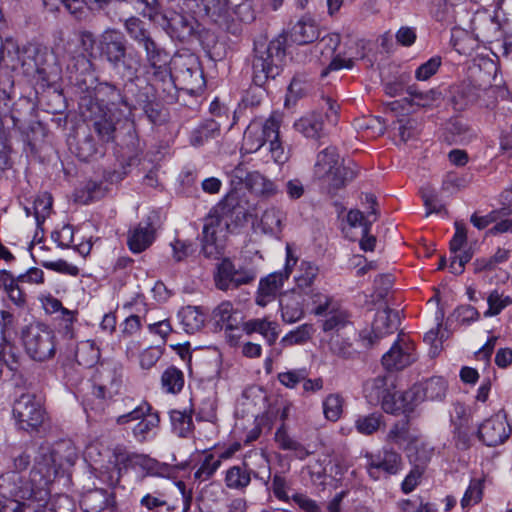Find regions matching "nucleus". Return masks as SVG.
Returning a JSON list of instances; mask_svg holds the SVG:
<instances>
[{
	"label": "nucleus",
	"mask_w": 512,
	"mask_h": 512,
	"mask_svg": "<svg viewBox=\"0 0 512 512\" xmlns=\"http://www.w3.org/2000/svg\"><path fill=\"white\" fill-rule=\"evenodd\" d=\"M251 173L243 164L234 167L229 173L233 189L237 190L242 185L248 188ZM244 215L236 191L230 192L211 210L204 219L202 230V253L206 258L219 259L224 254L230 224Z\"/></svg>",
	"instance_id": "obj_1"
},
{
	"label": "nucleus",
	"mask_w": 512,
	"mask_h": 512,
	"mask_svg": "<svg viewBox=\"0 0 512 512\" xmlns=\"http://www.w3.org/2000/svg\"><path fill=\"white\" fill-rule=\"evenodd\" d=\"M83 44L86 40L95 42L100 59L107 63L112 72L128 86H133L138 79L141 68V55L129 46L125 35L116 28H107L94 40L91 32L82 34Z\"/></svg>",
	"instance_id": "obj_2"
},
{
	"label": "nucleus",
	"mask_w": 512,
	"mask_h": 512,
	"mask_svg": "<svg viewBox=\"0 0 512 512\" xmlns=\"http://www.w3.org/2000/svg\"><path fill=\"white\" fill-rule=\"evenodd\" d=\"M286 61V37L279 35L267 42H254L252 58V79L262 87L269 79H275L283 70Z\"/></svg>",
	"instance_id": "obj_3"
},
{
	"label": "nucleus",
	"mask_w": 512,
	"mask_h": 512,
	"mask_svg": "<svg viewBox=\"0 0 512 512\" xmlns=\"http://www.w3.org/2000/svg\"><path fill=\"white\" fill-rule=\"evenodd\" d=\"M358 175L355 164L343 165L335 147L330 146L317 154L314 165V176L328 183L329 191L336 192L354 180Z\"/></svg>",
	"instance_id": "obj_4"
},
{
	"label": "nucleus",
	"mask_w": 512,
	"mask_h": 512,
	"mask_svg": "<svg viewBox=\"0 0 512 512\" xmlns=\"http://www.w3.org/2000/svg\"><path fill=\"white\" fill-rule=\"evenodd\" d=\"M79 106L82 116L86 120L92 121L93 130L102 145L116 140L121 124L127 126L129 132L133 128L128 119L123 122L120 119H115L112 108L104 109L101 103L95 102L91 97H81Z\"/></svg>",
	"instance_id": "obj_5"
},
{
	"label": "nucleus",
	"mask_w": 512,
	"mask_h": 512,
	"mask_svg": "<svg viewBox=\"0 0 512 512\" xmlns=\"http://www.w3.org/2000/svg\"><path fill=\"white\" fill-rule=\"evenodd\" d=\"M25 56L15 59L13 62H21L24 73L33 76L37 83L43 87H49L56 83L60 77V68L56 64V58L46 47L28 46L23 50Z\"/></svg>",
	"instance_id": "obj_6"
},
{
	"label": "nucleus",
	"mask_w": 512,
	"mask_h": 512,
	"mask_svg": "<svg viewBox=\"0 0 512 512\" xmlns=\"http://www.w3.org/2000/svg\"><path fill=\"white\" fill-rule=\"evenodd\" d=\"M496 92L495 86L465 80L450 87L449 102L455 111H463L475 104L488 108L494 105Z\"/></svg>",
	"instance_id": "obj_7"
},
{
	"label": "nucleus",
	"mask_w": 512,
	"mask_h": 512,
	"mask_svg": "<svg viewBox=\"0 0 512 512\" xmlns=\"http://www.w3.org/2000/svg\"><path fill=\"white\" fill-rule=\"evenodd\" d=\"M22 341L25 352L34 361L44 362L55 355V334L44 323L27 326L22 332Z\"/></svg>",
	"instance_id": "obj_8"
},
{
	"label": "nucleus",
	"mask_w": 512,
	"mask_h": 512,
	"mask_svg": "<svg viewBox=\"0 0 512 512\" xmlns=\"http://www.w3.org/2000/svg\"><path fill=\"white\" fill-rule=\"evenodd\" d=\"M0 491L6 498L39 501L47 505L49 493L44 488L34 487L30 480L17 472H6L0 476Z\"/></svg>",
	"instance_id": "obj_9"
},
{
	"label": "nucleus",
	"mask_w": 512,
	"mask_h": 512,
	"mask_svg": "<svg viewBox=\"0 0 512 512\" xmlns=\"http://www.w3.org/2000/svg\"><path fill=\"white\" fill-rule=\"evenodd\" d=\"M312 303L315 305L314 314L325 316L321 324L322 330L325 333H338L351 324L349 312L341 308L332 297L321 293H314L312 295Z\"/></svg>",
	"instance_id": "obj_10"
},
{
	"label": "nucleus",
	"mask_w": 512,
	"mask_h": 512,
	"mask_svg": "<svg viewBox=\"0 0 512 512\" xmlns=\"http://www.w3.org/2000/svg\"><path fill=\"white\" fill-rule=\"evenodd\" d=\"M141 48L144 50L147 65L152 71L153 80L161 82L163 85L172 86L169 52L153 37Z\"/></svg>",
	"instance_id": "obj_11"
},
{
	"label": "nucleus",
	"mask_w": 512,
	"mask_h": 512,
	"mask_svg": "<svg viewBox=\"0 0 512 512\" xmlns=\"http://www.w3.org/2000/svg\"><path fill=\"white\" fill-rule=\"evenodd\" d=\"M162 18L169 36L181 42L191 40L198 32L199 23L188 11L170 10Z\"/></svg>",
	"instance_id": "obj_12"
},
{
	"label": "nucleus",
	"mask_w": 512,
	"mask_h": 512,
	"mask_svg": "<svg viewBox=\"0 0 512 512\" xmlns=\"http://www.w3.org/2000/svg\"><path fill=\"white\" fill-rule=\"evenodd\" d=\"M400 324L399 312L386 308L376 313L370 331H363L360 334L361 340L366 348H371L379 343L384 337L394 333Z\"/></svg>",
	"instance_id": "obj_13"
},
{
	"label": "nucleus",
	"mask_w": 512,
	"mask_h": 512,
	"mask_svg": "<svg viewBox=\"0 0 512 512\" xmlns=\"http://www.w3.org/2000/svg\"><path fill=\"white\" fill-rule=\"evenodd\" d=\"M13 415L21 429H37L43 422L44 411L31 394H22L14 403Z\"/></svg>",
	"instance_id": "obj_14"
},
{
	"label": "nucleus",
	"mask_w": 512,
	"mask_h": 512,
	"mask_svg": "<svg viewBox=\"0 0 512 512\" xmlns=\"http://www.w3.org/2000/svg\"><path fill=\"white\" fill-rule=\"evenodd\" d=\"M366 470L373 480L387 478L402 469L401 455L392 449H383L378 455L367 454Z\"/></svg>",
	"instance_id": "obj_15"
},
{
	"label": "nucleus",
	"mask_w": 512,
	"mask_h": 512,
	"mask_svg": "<svg viewBox=\"0 0 512 512\" xmlns=\"http://www.w3.org/2000/svg\"><path fill=\"white\" fill-rule=\"evenodd\" d=\"M123 82L122 89L110 82H100L94 87L93 92H90L87 87V94L84 97H91L97 103L105 102L107 104L105 109L115 108L120 111L124 106L131 105L127 102V94L133 92V86H128L127 81Z\"/></svg>",
	"instance_id": "obj_16"
},
{
	"label": "nucleus",
	"mask_w": 512,
	"mask_h": 512,
	"mask_svg": "<svg viewBox=\"0 0 512 512\" xmlns=\"http://www.w3.org/2000/svg\"><path fill=\"white\" fill-rule=\"evenodd\" d=\"M296 262L297 259L292 257L291 250L287 247V259L284 270L274 272L260 280L256 297V303L259 306H266L276 297L277 293L282 288L284 281L288 279Z\"/></svg>",
	"instance_id": "obj_17"
},
{
	"label": "nucleus",
	"mask_w": 512,
	"mask_h": 512,
	"mask_svg": "<svg viewBox=\"0 0 512 512\" xmlns=\"http://www.w3.org/2000/svg\"><path fill=\"white\" fill-rule=\"evenodd\" d=\"M255 279V274L246 268H236L232 261L224 258L217 267L215 283L218 289L226 291L248 284Z\"/></svg>",
	"instance_id": "obj_18"
},
{
	"label": "nucleus",
	"mask_w": 512,
	"mask_h": 512,
	"mask_svg": "<svg viewBox=\"0 0 512 512\" xmlns=\"http://www.w3.org/2000/svg\"><path fill=\"white\" fill-rule=\"evenodd\" d=\"M416 359L414 344L399 335L389 351L382 356V365L388 371H398L408 367Z\"/></svg>",
	"instance_id": "obj_19"
},
{
	"label": "nucleus",
	"mask_w": 512,
	"mask_h": 512,
	"mask_svg": "<svg viewBox=\"0 0 512 512\" xmlns=\"http://www.w3.org/2000/svg\"><path fill=\"white\" fill-rule=\"evenodd\" d=\"M60 352L67 360L75 361L85 368L93 367L100 358L99 348L90 340L66 343L60 347Z\"/></svg>",
	"instance_id": "obj_20"
},
{
	"label": "nucleus",
	"mask_w": 512,
	"mask_h": 512,
	"mask_svg": "<svg viewBox=\"0 0 512 512\" xmlns=\"http://www.w3.org/2000/svg\"><path fill=\"white\" fill-rule=\"evenodd\" d=\"M447 391V382L444 378L435 376L422 384L413 385L406 391L404 400L415 401L416 405L424 400H442Z\"/></svg>",
	"instance_id": "obj_21"
},
{
	"label": "nucleus",
	"mask_w": 512,
	"mask_h": 512,
	"mask_svg": "<svg viewBox=\"0 0 512 512\" xmlns=\"http://www.w3.org/2000/svg\"><path fill=\"white\" fill-rule=\"evenodd\" d=\"M511 428L504 417L495 415L485 420L478 428V438L487 446L502 444L510 436Z\"/></svg>",
	"instance_id": "obj_22"
},
{
	"label": "nucleus",
	"mask_w": 512,
	"mask_h": 512,
	"mask_svg": "<svg viewBox=\"0 0 512 512\" xmlns=\"http://www.w3.org/2000/svg\"><path fill=\"white\" fill-rule=\"evenodd\" d=\"M121 462L124 465L143 470L144 474L141 476V480L146 476L168 477L171 473V467L168 464L161 463L145 454L127 453L122 455Z\"/></svg>",
	"instance_id": "obj_23"
},
{
	"label": "nucleus",
	"mask_w": 512,
	"mask_h": 512,
	"mask_svg": "<svg viewBox=\"0 0 512 512\" xmlns=\"http://www.w3.org/2000/svg\"><path fill=\"white\" fill-rule=\"evenodd\" d=\"M80 504L84 512L115 509L117 506L116 492L104 488L89 489L83 493Z\"/></svg>",
	"instance_id": "obj_24"
},
{
	"label": "nucleus",
	"mask_w": 512,
	"mask_h": 512,
	"mask_svg": "<svg viewBox=\"0 0 512 512\" xmlns=\"http://www.w3.org/2000/svg\"><path fill=\"white\" fill-rule=\"evenodd\" d=\"M279 129H280V117L277 114H272L265 122L262 124L261 135L257 137L255 140H252V130L251 128L245 132L244 135V143L248 146L249 152H256L266 143H272L279 139Z\"/></svg>",
	"instance_id": "obj_25"
},
{
	"label": "nucleus",
	"mask_w": 512,
	"mask_h": 512,
	"mask_svg": "<svg viewBox=\"0 0 512 512\" xmlns=\"http://www.w3.org/2000/svg\"><path fill=\"white\" fill-rule=\"evenodd\" d=\"M156 239V230L150 219L140 222L127 233V245L132 253L139 254L148 249Z\"/></svg>",
	"instance_id": "obj_26"
},
{
	"label": "nucleus",
	"mask_w": 512,
	"mask_h": 512,
	"mask_svg": "<svg viewBox=\"0 0 512 512\" xmlns=\"http://www.w3.org/2000/svg\"><path fill=\"white\" fill-rule=\"evenodd\" d=\"M294 128L304 137L318 140L325 135L324 116L320 112H309L294 123Z\"/></svg>",
	"instance_id": "obj_27"
},
{
	"label": "nucleus",
	"mask_w": 512,
	"mask_h": 512,
	"mask_svg": "<svg viewBox=\"0 0 512 512\" xmlns=\"http://www.w3.org/2000/svg\"><path fill=\"white\" fill-rule=\"evenodd\" d=\"M43 2L51 11L59 10L62 5L67 12L80 19L84 15L85 8L93 9L94 4L102 8L111 0H43Z\"/></svg>",
	"instance_id": "obj_28"
},
{
	"label": "nucleus",
	"mask_w": 512,
	"mask_h": 512,
	"mask_svg": "<svg viewBox=\"0 0 512 512\" xmlns=\"http://www.w3.org/2000/svg\"><path fill=\"white\" fill-rule=\"evenodd\" d=\"M320 36V30L316 21L303 16L291 28L290 38L294 43L305 45L314 42Z\"/></svg>",
	"instance_id": "obj_29"
},
{
	"label": "nucleus",
	"mask_w": 512,
	"mask_h": 512,
	"mask_svg": "<svg viewBox=\"0 0 512 512\" xmlns=\"http://www.w3.org/2000/svg\"><path fill=\"white\" fill-rule=\"evenodd\" d=\"M213 318L217 325L225 328L226 331L243 327V316L241 312L233 308L232 303L226 301L218 305L213 311Z\"/></svg>",
	"instance_id": "obj_30"
},
{
	"label": "nucleus",
	"mask_w": 512,
	"mask_h": 512,
	"mask_svg": "<svg viewBox=\"0 0 512 512\" xmlns=\"http://www.w3.org/2000/svg\"><path fill=\"white\" fill-rule=\"evenodd\" d=\"M155 88L152 85H145L144 87L138 88L136 84L133 85V98L127 94V102L131 105L124 106V109H120V113L125 118L132 113V110L140 108L144 109L148 107L154 100H156L154 94Z\"/></svg>",
	"instance_id": "obj_31"
},
{
	"label": "nucleus",
	"mask_w": 512,
	"mask_h": 512,
	"mask_svg": "<svg viewBox=\"0 0 512 512\" xmlns=\"http://www.w3.org/2000/svg\"><path fill=\"white\" fill-rule=\"evenodd\" d=\"M252 474L257 476V473L249 469L246 464L234 465L225 473V485L229 489L244 492L251 483Z\"/></svg>",
	"instance_id": "obj_32"
},
{
	"label": "nucleus",
	"mask_w": 512,
	"mask_h": 512,
	"mask_svg": "<svg viewBox=\"0 0 512 512\" xmlns=\"http://www.w3.org/2000/svg\"><path fill=\"white\" fill-rule=\"evenodd\" d=\"M54 444L41 445L34 458L36 469L44 478L46 482L50 480L51 476H56L58 470L56 469L55 457H54Z\"/></svg>",
	"instance_id": "obj_33"
},
{
	"label": "nucleus",
	"mask_w": 512,
	"mask_h": 512,
	"mask_svg": "<svg viewBox=\"0 0 512 512\" xmlns=\"http://www.w3.org/2000/svg\"><path fill=\"white\" fill-rule=\"evenodd\" d=\"M53 451L58 472L73 466L78 459V450L69 439L56 442Z\"/></svg>",
	"instance_id": "obj_34"
},
{
	"label": "nucleus",
	"mask_w": 512,
	"mask_h": 512,
	"mask_svg": "<svg viewBox=\"0 0 512 512\" xmlns=\"http://www.w3.org/2000/svg\"><path fill=\"white\" fill-rule=\"evenodd\" d=\"M243 331L250 335L261 334L269 345H273L278 338L277 323L267 319H252L243 323Z\"/></svg>",
	"instance_id": "obj_35"
},
{
	"label": "nucleus",
	"mask_w": 512,
	"mask_h": 512,
	"mask_svg": "<svg viewBox=\"0 0 512 512\" xmlns=\"http://www.w3.org/2000/svg\"><path fill=\"white\" fill-rule=\"evenodd\" d=\"M183 330L188 334L199 331L205 322L204 314L195 306H186L178 312Z\"/></svg>",
	"instance_id": "obj_36"
},
{
	"label": "nucleus",
	"mask_w": 512,
	"mask_h": 512,
	"mask_svg": "<svg viewBox=\"0 0 512 512\" xmlns=\"http://www.w3.org/2000/svg\"><path fill=\"white\" fill-rule=\"evenodd\" d=\"M296 292L293 290L291 294H283L280 298V307L282 319L287 323H294L300 320L304 311Z\"/></svg>",
	"instance_id": "obj_37"
},
{
	"label": "nucleus",
	"mask_w": 512,
	"mask_h": 512,
	"mask_svg": "<svg viewBox=\"0 0 512 512\" xmlns=\"http://www.w3.org/2000/svg\"><path fill=\"white\" fill-rule=\"evenodd\" d=\"M405 395H406V391L399 395H397L396 393L395 394H391L389 392L386 393L382 397V403H381L382 409L386 413H390V414H398L400 412H403V413L413 412L415 407L417 406L416 402L404 400Z\"/></svg>",
	"instance_id": "obj_38"
},
{
	"label": "nucleus",
	"mask_w": 512,
	"mask_h": 512,
	"mask_svg": "<svg viewBox=\"0 0 512 512\" xmlns=\"http://www.w3.org/2000/svg\"><path fill=\"white\" fill-rule=\"evenodd\" d=\"M275 441L280 449L293 451L300 460H304L309 455V451L288 434L284 423L276 430Z\"/></svg>",
	"instance_id": "obj_39"
},
{
	"label": "nucleus",
	"mask_w": 512,
	"mask_h": 512,
	"mask_svg": "<svg viewBox=\"0 0 512 512\" xmlns=\"http://www.w3.org/2000/svg\"><path fill=\"white\" fill-rule=\"evenodd\" d=\"M170 421L173 431L179 437H188L194 429V424L192 420V409L171 410Z\"/></svg>",
	"instance_id": "obj_40"
},
{
	"label": "nucleus",
	"mask_w": 512,
	"mask_h": 512,
	"mask_svg": "<svg viewBox=\"0 0 512 512\" xmlns=\"http://www.w3.org/2000/svg\"><path fill=\"white\" fill-rule=\"evenodd\" d=\"M124 29L129 38L134 41L139 47H142L151 38V32L146 27L144 21L138 17H130L124 21Z\"/></svg>",
	"instance_id": "obj_41"
},
{
	"label": "nucleus",
	"mask_w": 512,
	"mask_h": 512,
	"mask_svg": "<svg viewBox=\"0 0 512 512\" xmlns=\"http://www.w3.org/2000/svg\"><path fill=\"white\" fill-rule=\"evenodd\" d=\"M284 212L271 207L264 211L260 226L264 233L277 236L282 231V221L284 219Z\"/></svg>",
	"instance_id": "obj_42"
},
{
	"label": "nucleus",
	"mask_w": 512,
	"mask_h": 512,
	"mask_svg": "<svg viewBox=\"0 0 512 512\" xmlns=\"http://www.w3.org/2000/svg\"><path fill=\"white\" fill-rule=\"evenodd\" d=\"M247 189L263 197H272L279 192L273 181L257 171L251 173Z\"/></svg>",
	"instance_id": "obj_43"
},
{
	"label": "nucleus",
	"mask_w": 512,
	"mask_h": 512,
	"mask_svg": "<svg viewBox=\"0 0 512 512\" xmlns=\"http://www.w3.org/2000/svg\"><path fill=\"white\" fill-rule=\"evenodd\" d=\"M219 134V124L214 120H205L195 128L190 136V143L193 146H201L209 139Z\"/></svg>",
	"instance_id": "obj_44"
},
{
	"label": "nucleus",
	"mask_w": 512,
	"mask_h": 512,
	"mask_svg": "<svg viewBox=\"0 0 512 512\" xmlns=\"http://www.w3.org/2000/svg\"><path fill=\"white\" fill-rule=\"evenodd\" d=\"M78 312L75 310H63L62 315L57 317V330L67 343L73 342L76 339V331L74 323L77 321Z\"/></svg>",
	"instance_id": "obj_45"
},
{
	"label": "nucleus",
	"mask_w": 512,
	"mask_h": 512,
	"mask_svg": "<svg viewBox=\"0 0 512 512\" xmlns=\"http://www.w3.org/2000/svg\"><path fill=\"white\" fill-rule=\"evenodd\" d=\"M384 425V417L379 412L360 415L355 420V428L362 435H372Z\"/></svg>",
	"instance_id": "obj_46"
},
{
	"label": "nucleus",
	"mask_w": 512,
	"mask_h": 512,
	"mask_svg": "<svg viewBox=\"0 0 512 512\" xmlns=\"http://www.w3.org/2000/svg\"><path fill=\"white\" fill-rule=\"evenodd\" d=\"M161 385L167 393H179L184 386L183 372L174 366L168 367L161 376Z\"/></svg>",
	"instance_id": "obj_47"
},
{
	"label": "nucleus",
	"mask_w": 512,
	"mask_h": 512,
	"mask_svg": "<svg viewBox=\"0 0 512 512\" xmlns=\"http://www.w3.org/2000/svg\"><path fill=\"white\" fill-rule=\"evenodd\" d=\"M167 505V495L160 490L146 492L139 499L142 512H159Z\"/></svg>",
	"instance_id": "obj_48"
},
{
	"label": "nucleus",
	"mask_w": 512,
	"mask_h": 512,
	"mask_svg": "<svg viewBox=\"0 0 512 512\" xmlns=\"http://www.w3.org/2000/svg\"><path fill=\"white\" fill-rule=\"evenodd\" d=\"M76 156L81 161H89L96 155H104L103 145H98L92 135H87L78 141L76 146Z\"/></svg>",
	"instance_id": "obj_49"
},
{
	"label": "nucleus",
	"mask_w": 512,
	"mask_h": 512,
	"mask_svg": "<svg viewBox=\"0 0 512 512\" xmlns=\"http://www.w3.org/2000/svg\"><path fill=\"white\" fill-rule=\"evenodd\" d=\"M344 399L337 393L329 394L322 403L323 414L329 421H337L343 412Z\"/></svg>",
	"instance_id": "obj_50"
},
{
	"label": "nucleus",
	"mask_w": 512,
	"mask_h": 512,
	"mask_svg": "<svg viewBox=\"0 0 512 512\" xmlns=\"http://www.w3.org/2000/svg\"><path fill=\"white\" fill-rule=\"evenodd\" d=\"M52 197L44 192L36 197L33 203V215L38 226L42 225L52 210Z\"/></svg>",
	"instance_id": "obj_51"
},
{
	"label": "nucleus",
	"mask_w": 512,
	"mask_h": 512,
	"mask_svg": "<svg viewBox=\"0 0 512 512\" xmlns=\"http://www.w3.org/2000/svg\"><path fill=\"white\" fill-rule=\"evenodd\" d=\"M97 478L108 486L107 490L109 491L116 492L118 488H123L120 485L121 468L117 465L102 467L98 472Z\"/></svg>",
	"instance_id": "obj_52"
},
{
	"label": "nucleus",
	"mask_w": 512,
	"mask_h": 512,
	"mask_svg": "<svg viewBox=\"0 0 512 512\" xmlns=\"http://www.w3.org/2000/svg\"><path fill=\"white\" fill-rule=\"evenodd\" d=\"M41 507H46V505H40L39 501L7 498V502L0 508V512H37Z\"/></svg>",
	"instance_id": "obj_53"
},
{
	"label": "nucleus",
	"mask_w": 512,
	"mask_h": 512,
	"mask_svg": "<svg viewBox=\"0 0 512 512\" xmlns=\"http://www.w3.org/2000/svg\"><path fill=\"white\" fill-rule=\"evenodd\" d=\"M299 271L300 274L296 277L297 287L301 290L310 288L318 275V267L311 262L302 261Z\"/></svg>",
	"instance_id": "obj_54"
},
{
	"label": "nucleus",
	"mask_w": 512,
	"mask_h": 512,
	"mask_svg": "<svg viewBox=\"0 0 512 512\" xmlns=\"http://www.w3.org/2000/svg\"><path fill=\"white\" fill-rule=\"evenodd\" d=\"M511 213L508 207L501 208L500 210H493L485 216H478L477 213H473L471 216V223L479 230L486 228L491 223L497 222L503 217L509 216Z\"/></svg>",
	"instance_id": "obj_55"
},
{
	"label": "nucleus",
	"mask_w": 512,
	"mask_h": 512,
	"mask_svg": "<svg viewBox=\"0 0 512 512\" xmlns=\"http://www.w3.org/2000/svg\"><path fill=\"white\" fill-rule=\"evenodd\" d=\"M221 465L220 459H216L213 454L205 456L200 467L195 471L194 478L199 481L209 480Z\"/></svg>",
	"instance_id": "obj_56"
},
{
	"label": "nucleus",
	"mask_w": 512,
	"mask_h": 512,
	"mask_svg": "<svg viewBox=\"0 0 512 512\" xmlns=\"http://www.w3.org/2000/svg\"><path fill=\"white\" fill-rule=\"evenodd\" d=\"M330 351L343 359H352L357 352L353 349L352 344L347 340L340 339L339 336H332L328 342Z\"/></svg>",
	"instance_id": "obj_57"
},
{
	"label": "nucleus",
	"mask_w": 512,
	"mask_h": 512,
	"mask_svg": "<svg viewBox=\"0 0 512 512\" xmlns=\"http://www.w3.org/2000/svg\"><path fill=\"white\" fill-rule=\"evenodd\" d=\"M483 494V480L473 479L471 480L462 500V508L470 507L478 503L482 499Z\"/></svg>",
	"instance_id": "obj_58"
},
{
	"label": "nucleus",
	"mask_w": 512,
	"mask_h": 512,
	"mask_svg": "<svg viewBox=\"0 0 512 512\" xmlns=\"http://www.w3.org/2000/svg\"><path fill=\"white\" fill-rule=\"evenodd\" d=\"M160 422L159 416L157 413H150L147 415V418L142 419L134 428L133 434L140 442L146 440L149 432L158 426Z\"/></svg>",
	"instance_id": "obj_59"
},
{
	"label": "nucleus",
	"mask_w": 512,
	"mask_h": 512,
	"mask_svg": "<svg viewBox=\"0 0 512 512\" xmlns=\"http://www.w3.org/2000/svg\"><path fill=\"white\" fill-rule=\"evenodd\" d=\"M421 196L427 209L426 216L430 215L431 213L440 214L442 212H446L445 206L433 189L423 188L421 190Z\"/></svg>",
	"instance_id": "obj_60"
},
{
	"label": "nucleus",
	"mask_w": 512,
	"mask_h": 512,
	"mask_svg": "<svg viewBox=\"0 0 512 512\" xmlns=\"http://www.w3.org/2000/svg\"><path fill=\"white\" fill-rule=\"evenodd\" d=\"M98 378L110 388H117L121 382V373L116 365H101Z\"/></svg>",
	"instance_id": "obj_61"
},
{
	"label": "nucleus",
	"mask_w": 512,
	"mask_h": 512,
	"mask_svg": "<svg viewBox=\"0 0 512 512\" xmlns=\"http://www.w3.org/2000/svg\"><path fill=\"white\" fill-rule=\"evenodd\" d=\"M442 59L440 56H434L425 63L421 64L415 71V77L419 81H426L431 78L440 68Z\"/></svg>",
	"instance_id": "obj_62"
},
{
	"label": "nucleus",
	"mask_w": 512,
	"mask_h": 512,
	"mask_svg": "<svg viewBox=\"0 0 512 512\" xmlns=\"http://www.w3.org/2000/svg\"><path fill=\"white\" fill-rule=\"evenodd\" d=\"M18 278L15 279L14 276L11 277L7 286H5L4 291L6 292L9 300L15 304L17 307H24L26 304V294L19 286Z\"/></svg>",
	"instance_id": "obj_63"
},
{
	"label": "nucleus",
	"mask_w": 512,
	"mask_h": 512,
	"mask_svg": "<svg viewBox=\"0 0 512 512\" xmlns=\"http://www.w3.org/2000/svg\"><path fill=\"white\" fill-rule=\"evenodd\" d=\"M76 508L75 502L68 495H57L52 503L51 507L43 512H74Z\"/></svg>",
	"instance_id": "obj_64"
}]
</instances>
